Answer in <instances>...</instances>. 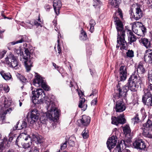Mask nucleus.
Segmentation results:
<instances>
[{
	"label": "nucleus",
	"mask_w": 152,
	"mask_h": 152,
	"mask_svg": "<svg viewBox=\"0 0 152 152\" xmlns=\"http://www.w3.org/2000/svg\"><path fill=\"white\" fill-rule=\"evenodd\" d=\"M127 73L126 67L124 66H121L119 69L120 81H124L126 80V78Z\"/></svg>",
	"instance_id": "nucleus-14"
},
{
	"label": "nucleus",
	"mask_w": 152,
	"mask_h": 152,
	"mask_svg": "<svg viewBox=\"0 0 152 152\" xmlns=\"http://www.w3.org/2000/svg\"><path fill=\"white\" fill-rule=\"evenodd\" d=\"M87 37L86 33L83 31H81L80 36V39L81 40H86Z\"/></svg>",
	"instance_id": "nucleus-38"
},
{
	"label": "nucleus",
	"mask_w": 152,
	"mask_h": 152,
	"mask_svg": "<svg viewBox=\"0 0 152 152\" xmlns=\"http://www.w3.org/2000/svg\"><path fill=\"white\" fill-rule=\"evenodd\" d=\"M7 51L6 50H3L0 51V58H2L6 54Z\"/></svg>",
	"instance_id": "nucleus-45"
},
{
	"label": "nucleus",
	"mask_w": 152,
	"mask_h": 152,
	"mask_svg": "<svg viewBox=\"0 0 152 152\" xmlns=\"http://www.w3.org/2000/svg\"><path fill=\"white\" fill-rule=\"evenodd\" d=\"M140 29H141L142 33L145 34V33L146 31V29L143 25L141 26Z\"/></svg>",
	"instance_id": "nucleus-47"
},
{
	"label": "nucleus",
	"mask_w": 152,
	"mask_h": 152,
	"mask_svg": "<svg viewBox=\"0 0 152 152\" xmlns=\"http://www.w3.org/2000/svg\"><path fill=\"white\" fill-rule=\"evenodd\" d=\"M17 56H16L15 58L12 61H11L10 64L8 65L10 67L15 68V69L18 68V62Z\"/></svg>",
	"instance_id": "nucleus-25"
},
{
	"label": "nucleus",
	"mask_w": 152,
	"mask_h": 152,
	"mask_svg": "<svg viewBox=\"0 0 152 152\" xmlns=\"http://www.w3.org/2000/svg\"><path fill=\"white\" fill-rule=\"evenodd\" d=\"M38 22L37 21V20H34V25L35 26H40L41 27H42L41 23L42 22L40 21V17L39 16L38 17ZM30 23L31 25H32L33 24V23H31V22Z\"/></svg>",
	"instance_id": "nucleus-35"
},
{
	"label": "nucleus",
	"mask_w": 152,
	"mask_h": 152,
	"mask_svg": "<svg viewBox=\"0 0 152 152\" xmlns=\"http://www.w3.org/2000/svg\"><path fill=\"white\" fill-rule=\"evenodd\" d=\"M134 146L140 150H145L146 147L145 142L141 139L136 140L134 142Z\"/></svg>",
	"instance_id": "nucleus-12"
},
{
	"label": "nucleus",
	"mask_w": 152,
	"mask_h": 152,
	"mask_svg": "<svg viewBox=\"0 0 152 152\" xmlns=\"http://www.w3.org/2000/svg\"><path fill=\"white\" fill-rule=\"evenodd\" d=\"M148 87L150 88V89L152 91V84L149 83H148Z\"/></svg>",
	"instance_id": "nucleus-56"
},
{
	"label": "nucleus",
	"mask_w": 152,
	"mask_h": 152,
	"mask_svg": "<svg viewBox=\"0 0 152 152\" xmlns=\"http://www.w3.org/2000/svg\"><path fill=\"white\" fill-rule=\"evenodd\" d=\"M3 11H1V14L2 16L4 17V18H8V17H5L3 14Z\"/></svg>",
	"instance_id": "nucleus-59"
},
{
	"label": "nucleus",
	"mask_w": 152,
	"mask_h": 152,
	"mask_svg": "<svg viewBox=\"0 0 152 152\" xmlns=\"http://www.w3.org/2000/svg\"><path fill=\"white\" fill-rule=\"evenodd\" d=\"M17 76L18 77V78L22 82H26V79L23 76L19 74H18Z\"/></svg>",
	"instance_id": "nucleus-41"
},
{
	"label": "nucleus",
	"mask_w": 152,
	"mask_h": 152,
	"mask_svg": "<svg viewBox=\"0 0 152 152\" xmlns=\"http://www.w3.org/2000/svg\"><path fill=\"white\" fill-rule=\"evenodd\" d=\"M144 60L146 63L152 64V50L148 49L146 51Z\"/></svg>",
	"instance_id": "nucleus-13"
},
{
	"label": "nucleus",
	"mask_w": 152,
	"mask_h": 152,
	"mask_svg": "<svg viewBox=\"0 0 152 152\" xmlns=\"http://www.w3.org/2000/svg\"><path fill=\"white\" fill-rule=\"evenodd\" d=\"M109 3H110L112 6L116 8L118 7L119 4V0H108Z\"/></svg>",
	"instance_id": "nucleus-31"
},
{
	"label": "nucleus",
	"mask_w": 152,
	"mask_h": 152,
	"mask_svg": "<svg viewBox=\"0 0 152 152\" xmlns=\"http://www.w3.org/2000/svg\"><path fill=\"white\" fill-rule=\"evenodd\" d=\"M129 14H130V18H131L132 20V18H133V16L132 15V13L133 12L132 8V7H131L130 8V9L129 11Z\"/></svg>",
	"instance_id": "nucleus-51"
},
{
	"label": "nucleus",
	"mask_w": 152,
	"mask_h": 152,
	"mask_svg": "<svg viewBox=\"0 0 152 152\" xmlns=\"http://www.w3.org/2000/svg\"><path fill=\"white\" fill-rule=\"evenodd\" d=\"M72 81H70V84H69V86L70 87H72L73 86V85L72 84Z\"/></svg>",
	"instance_id": "nucleus-62"
},
{
	"label": "nucleus",
	"mask_w": 152,
	"mask_h": 152,
	"mask_svg": "<svg viewBox=\"0 0 152 152\" xmlns=\"http://www.w3.org/2000/svg\"><path fill=\"white\" fill-rule=\"evenodd\" d=\"M68 145L70 146H73L75 145V142L74 141L69 140L68 141Z\"/></svg>",
	"instance_id": "nucleus-49"
},
{
	"label": "nucleus",
	"mask_w": 152,
	"mask_h": 152,
	"mask_svg": "<svg viewBox=\"0 0 152 152\" xmlns=\"http://www.w3.org/2000/svg\"><path fill=\"white\" fill-rule=\"evenodd\" d=\"M147 3L148 4L151 5L152 4V0H148Z\"/></svg>",
	"instance_id": "nucleus-58"
},
{
	"label": "nucleus",
	"mask_w": 152,
	"mask_h": 152,
	"mask_svg": "<svg viewBox=\"0 0 152 152\" xmlns=\"http://www.w3.org/2000/svg\"><path fill=\"white\" fill-rule=\"evenodd\" d=\"M140 23L139 22H134V32L137 34L138 39L140 38L141 37L145 36V34L142 33L140 28Z\"/></svg>",
	"instance_id": "nucleus-10"
},
{
	"label": "nucleus",
	"mask_w": 152,
	"mask_h": 152,
	"mask_svg": "<svg viewBox=\"0 0 152 152\" xmlns=\"http://www.w3.org/2000/svg\"><path fill=\"white\" fill-rule=\"evenodd\" d=\"M14 52L16 55L18 56L20 55V60L22 61L21 57H22L24 60L23 61L24 64L26 69L28 71L31 70V68L32 66L33 62L34 61V58L32 56V55L31 54L28 49L25 48V54H23L21 50L20 49H15L14 50Z\"/></svg>",
	"instance_id": "nucleus-3"
},
{
	"label": "nucleus",
	"mask_w": 152,
	"mask_h": 152,
	"mask_svg": "<svg viewBox=\"0 0 152 152\" xmlns=\"http://www.w3.org/2000/svg\"><path fill=\"white\" fill-rule=\"evenodd\" d=\"M118 87V86L117 87L118 93L113 96V101L114 102H116L114 109L117 112H121L124 111L126 108V106L123 102V99L126 95L127 91L124 88L121 89Z\"/></svg>",
	"instance_id": "nucleus-2"
},
{
	"label": "nucleus",
	"mask_w": 152,
	"mask_h": 152,
	"mask_svg": "<svg viewBox=\"0 0 152 152\" xmlns=\"http://www.w3.org/2000/svg\"><path fill=\"white\" fill-rule=\"evenodd\" d=\"M141 83L140 77L137 75L134 76V85L135 88H138Z\"/></svg>",
	"instance_id": "nucleus-23"
},
{
	"label": "nucleus",
	"mask_w": 152,
	"mask_h": 152,
	"mask_svg": "<svg viewBox=\"0 0 152 152\" xmlns=\"http://www.w3.org/2000/svg\"><path fill=\"white\" fill-rule=\"evenodd\" d=\"M53 65L56 69H58L59 68V66H57L55 63H53Z\"/></svg>",
	"instance_id": "nucleus-55"
},
{
	"label": "nucleus",
	"mask_w": 152,
	"mask_h": 152,
	"mask_svg": "<svg viewBox=\"0 0 152 152\" xmlns=\"http://www.w3.org/2000/svg\"><path fill=\"white\" fill-rule=\"evenodd\" d=\"M1 98L2 99L4 100V107L8 108L10 106L12 103V101L11 100L9 99V98L4 97H2Z\"/></svg>",
	"instance_id": "nucleus-26"
},
{
	"label": "nucleus",
	"mask_w": 152,
	"mask_h": 152,
	"mask_svg": "<svg viewBox=\"0 0 152 152\" xmlns=\"http://www.w3.org/2000/svg\"><path fill=\"white\" fill-rule=\"evenodd\" d=\"M33 152H39V150L36 147H34Z\"/></svg>",
	"instance_id": "nucleus-57"
},
{
	"label": "nucleus",
	"mask_w": 152,
	"mask_h": 152,
	"mask_svg": "<svg viewBox=\"0 0 152 152\" xmlns=\"http://www.w3.org/2000/svg\"><path fill=\"white\" fill-rule=\"evenodd\" d=\"M97 98H96L93 100L91 102V104L92 105H95L97 102Z\"/></svg>",
	"instance_id": "nucleus-52"
},
{
	"label": "nucleus",
	"mask_w": 152,
	"mask_h": 152,
	"mask_svg": "<svg viewBox=\"0 0 152 152\" xmlns=\"http://www.w3.org/2000/svg\"><path fill=\"white\" fill-rule=\"evenodd\" d=\"M25 41L26 40L24 39V37H23L20 40H18L16 42H12L11 43L12 45H14L16 44L22 43Z\"/></svg>",
	"instance_id": "nucleus-39"
},
{
	"label": "nucleus",
	"mask_w": 152,
	"mask_h": 152,
	"mask_svg": "<svg viewBox=\"0 0 152 152\" xmlns=\"http://www.w3.org/2000/svg\"><path fill=\"white\" fill-rule=\"evenodd\" d=\"M96 24L95 21L93 20H91L90 22V31L91 32H92L94 31V26Z\"/></svg>",
	"instance_id": "nucleus-36"
},
{
	"label": "nucleus",
	"mask_w": 152,
	"mask_h": 152,
	"mask_svg": "<svg viewBox=\"0 0 152 152\" xmlns=\"http://www.w3.org/2000/svg\"><path fill=\"white\" fill-rule=\"evenodd\" d=\"M126 30H127V34L128 36V39L129 41L128 43H129L130 44H131L133 42V40L132 39L133 37V33L130 30L127 29Z\"/></svg>",
	"instance_id": "nucleus-27"
},
{
	"label": "nucleus",
	"mask_w": 152,
	"mask_h": 152,
	"mask_svg": "<svg viewBox=\"0 0 152 152\" xmlns=\"http://www.w3.org/2000/svg\"><path fill=\"white\" fill-rule=\"evenodd\" d=\"M142 102L143 103L149 106H152V95L149 91L145 92L142 97Z\"/></svg>",
	"instance_id": "nucleus-8"
},
{
	"label": "nucleus",
	"mask_w": 152,
	"mask_h": 152,
	"mask_svg": "<svg viewBox=\"0 0 152 152\" xmlns=\"http://www.w3.org/2000/svg\"><path fill=\"white\" fill-rule=\"evenodd\" d=\"M19 121L18 122L16 125L15 126L13 127V129L14 130H20L23 128H25L27 126L26 122L24 120L22 121L21 124L18 126V125H19Z\"/></svg>",
	"instance_id": "nucleus-22"
},
{
	"label": "nucleus",
	"mask_w": 152,
	"mask_h": 152,
	"mask_svg": "<svg viewBox=\"0 0 152 152\" xmlns=\"http://www.w3.org/2000/svg\"><path fill=\"white\" fill-rule=\"evenodd\" d=\"M123 129L124 134L126 135L129 134L131 133V130L129 126L126 125L125 126L123 127Z\"/></svg>",
	"instance_id": "nucleus-32"
},
{
	"label": "nucleus",
	"mask_w": 152,
	"mask_h": 152,
	"mask_svg": "<svg viewBox=\"0 0 152 152\" xmlns=\"http://www.w3.org/2000/svg\"><path fill=\"white\" fill-rule=\"evenodd\" d=\"M32 89V101L34 104L45 103L47 105L48 112L46 116L50 120L55 121L59 117V111L55 107L54 103L48 97L45 96L42 89Z\"/></svg>",
	"instance_id": "nucleus-1"
},
{
	"label": "nucleus",
	"mask_w": 152,
	"mask_h": 152,
	"mask_svg": "<svg viewBox=\"0 0 152 152\" xmlns=\"http://www.w3.org/2000/svg\"><path fill=\"white\" fill-rule=\"evenodd\" d=\"M127 85L129 89L128 91L130 90L131 91H132L133 90V79L132 75L129 78Z\"/></svg>",
	"instance_id": "nucleus-28"
},
{
	"label": "nucleus",
	"mask_w": 152,
	"mask_h": 152,
	"mask_svg": "<svg viewBox=\"0 0 152 152\" xmlns=\"http://www.w3.org/2000/svg\"><path fill=\"white\" fill-rule=\"evenodd\" d=\"M141 120L140 119L139 115L137 114H135V115L134 118V124H138L141 122Z\"/></svg>",
	"instance_id": "nucleus-34"
},
{
	"label": "nucleus",
	"mask_w": 152,
	"mask_h": 152,
	"mask_svg": "<svg viewBox=\"0 0 152 152\" xmlns=\"http://www.w3.org/2000/svg\"><path fill=\"white\" fill-rule=\"evenodd\" d=\"M78 94L80 98L78 107L80 108H81L82 107V104L85 101V100L84 98L83 97L84 94L83 92H81V94H80L79 92H78Z\"/></svg>",
	"instance_id": "nucleus-29"
},
{
	"label": "nucleus",
	"mask_w": 152,
	"mask_h": 152,
	"mask_svg": "<svg viewBox=\"0 0 152 152\" xmlns=\"http://www.w3.org/2000/svg\"><path fill=\"white\" fill-rule=\"evenodd\" d=\"M94 3L93 6L95 7L97 6H98L99 5L101 4L102 3L101 1L99 0H94Z\"/></svg>",
	"instance_id": "nucleus-42"
},
{
	"label": "nucleus",
	"mask_w": 152,
	"mask_h": 152,
	"mask_svg": "<svg viewBox=\"0 0 152 152\" xmlns=\"http://www.w3.org/2000/svg\"><path fill=\"white\" fill-rule=\"evenodd\" d=\"M139 42L147 48H150L151 47L150 41L147 38H142Z\"/></svg>",
	"instance_id": "nucleus-19"
},
{
	"label": "nucleus",
	"mask_w": 152,
	"mask_h": 152,
	"mask_svg": "<svg viewBox=\"0 0 152 152\" xmlns=\"http://www.w3.org/2000/svg\"><path fill=\"white\" fill-rule=\"evenodd\" d=\"M118 13L120 15L121 18L122 19L123 18V16L121 10L120 9H118Z\"/></svg>",
	"instance_id": "nucleus-53"
},
{
	"label": "nucleus",
	"mask_w": 152,
	"mask_h": 152,
	"mask_svg": "<svg viewBox=\"0 0 152 152\" xmlns=\"http://www.w3.org/2000/svg\"><path fill=\"white\" fill-rule=\"evenodd\" d=\"M117 141V137L116 136H113L107 140V145L108 149L110 150L116 145Z\"/></svg>",
	"instance_id": "nucleus-11"
},
{
	"label": "nucleus",
	"mask_w": 152,
	"mask_h": 152,
	"mask_svg": "<svg viewBox=\"0 0 152 152\" xmlns=\"http://www.w3.org/2000/svg\"><path fill=\"white\" fill-rule=\"evenodd\" d=\"M142 12L140 6H138L136 8L135 15H134V18L136 20H139L141 18L142 16Z\"/></svg>",
	"instance_id": "nucleus-21"
},
{
	"label": "nucleus",
	"mask_w": 152,
	"mask_h": 152,
	"mask_svg": "<svg viewBox=\"0 0 152 152\" xmlns=\"http://www.w3.org/2000/svg\"><path fill=\"white\" fill-rule=\"evenodd\" d=\"M127 56L129 57H133V51L132 50H128L126 53Z\"/></svg>",
	"instance_id": "nucleus-44"
},
{
	"label": "nucleus",
	"mask_w": 152,
	"mask_h": 152,
	"mask_svg": "<svg viewBox=\"0 0 152 152\" xmlns=\"http://www.w3.org/2000/svg\"><path fill=\"white\" fill-rule=\"evenodd\" d=\"M115 22H116V28L118 31L116 48H119L120 47L121 50L126 49L127 43L125 40V31L123 30V25L122 22L119 20H115Z\"/></svg>",
	"instance_id": "nucleus-4"
},
{
	"label": "nucleus",
	"mask_w": 152,
	"mask_h": 152,
	"mask_svg": "<svg viewBox=\"0 0 152 152\" xmlns=\"http://www.w3.org/2000/svg\"><path fill=\"white\" fill-rule=\"evenodd\" d=\"M7 137H4L3 139V141L0 144V152H2V151L5 149V147L4 144L6 143L7 141Z\"/></svg>",
	"instance_id": "nucleus-33"
},
{
	"label": "nucleus",
	"mask_w": 152,
	"mask_h": 152,
	"mask_svg": "<svg viewBox=\"0 0 152 152\" xmlns=\"http://www.w3.org/2000/svg\"><path fill=\"white\" fill-rule=\"evenodd\" d=\"M67 141H65L64 143L63 144H62L61 145V150H64L66 148L67 146Z\"/></svg>",
	"instance_id": "nucleus-48"
},
{
	"label": "nucleus",
	"mask_w": 152,
	"mask_h": 152,
	"mask_svg": "<svg viewBox=\"0 0 152 152\" xmlns=\"http://www.w3.org/2000/svg\"><path fill=\"white\" fill-rule=\"evenodd\" d=\"M15 57L16 56H15L13 54L10 53L5 58V61L7 64L9 65L10 64L11 61H12Z\"/></svg>",
	"instance_id": "nucleus-24"
},
{
	"label": "nucleus",
	"mask_w": 152,
	"mask_h": 152,
	"mask_svg": "<svg viewBox=\"0 0 152 152\" xmlns=\"http://www.w3.org/2000/svg\"><path fill=\"white\" fill-rule=\"evenodd\" d=\"M53 7L55 12L57 15L59 14V11L61 6V2L60 0H54Z\"/></svg>",
	"instance_id": "nucleus-15"
},
{
	"label": "nucleus",
	"mask_w": 152,
	"mask_h": 152,
	"mask_svg": "<svg viewBox=\"0 0 152 152\" xmlns=\"http://www.w3.org/2000/svg\"><path fill=\"white\" fill-rule=\"evenodd\" d=\"M148 79L150 82H152V73L148 72Z\"/></svg>",
	"instance_id": "nucleus-50"
},
{
	"label": "nucleus",
	"mask_w": 152,
	"mask_h": 152,
	"mask_svg": "<svg viewBox=\"0 0 152 152\" xmlns=\"http://www.w3.org/2000/svg\"><path fill=\"white\" fill-rule=\"evenodd\" d=\"M152 125V115L149 117L146 122L143 125V135L144 136L149 138H152V134H150L149 132V128Z\"/></svg>",
	"instance_id": "nucleus-5"
},
{
	"label": "nucleus",
	"mask_w": 152,
	"mask_h": 152,
	"mask_svg": "<svg viewBox=\"0 0 152 152\" xmlns=\"http://www.w3.org/2000/svg\"><path fill=\"white\" fill-rule=\"evenodd\" d=\"M11 108H9L4 111L0 112V124H2L4 122L6 114L10 113V111H11Z\"/></svg>",
	"instance_id": "nucleus-20"
},
{
	"label": "nucleus",
	"mask_w": 152,
	"mask_h": 152,
	"mask_svg": "<svg viewBox=\"0 0 152 152\" xmlns=\"http://www.w3.org/2000/svg\"><path fill=\"white\" fill-rule=\"evenodd\" d=\"M137 37H138V36H134V42L136 41L137 39Z\"/></svg>",
	"instance_id": "nucleus-61"
},
{
	"label": "nucleus",
	"mask_w": 152,
	"mask_h": 152,
	"mask_svg": "<svg viewBox=\"0 0 152 152\" xmlns=\"http://www.w3.org/2000/svg\"><path fill=\"white\" fill-rule=\"evenodd\" d=\"M88 131L86 130V129L83 131L82 132V135L84 139H86L88 137Z\"/></svg>",
	"instance_id": "nucleus-40"
},
{
	"label": "nucleus",
	"mask_w": 152,
	"mask_h": 152,
	"mask_svg": "<svg viewBox=\"0 0 152 152\" xmlns=\"http://www.w3.org/2000/svg\"><path fill=\"white\" fill-rule=\"evenodd\" d=\"M0 73L3 78L5 80H9L11 78L12 76L10 73H5L4 71H2Z\"/></svg>",
	"instance_id": "nucleus-30"
},
{
	"label": "nucleus",
	"mask_w": 152,
	"mask_h": 152,
	"mask_svg": "<svg viewBox=\"0 0 152 152\" xmlns=\"http://www.w3.org/2000/svg\"><path fill=\"white\" fill-rule=\"evenodd\" d=\"M25 134L23 133H21L19 135H18L17 134H15L13 135L11 134L10 135V137L9 138V141H7V146H9L10 142V143L12 140H14V141L15 140V142L16 143L19 140V138H20V136L24 137Z\"/></svg>",
	"instance_id": "nucleus-16"
},
{
	"label": "nucleus",
	"mask_w": 152,
	"mask_h": 152,
	"mask_svg": "<svg viewBox=\"0 0 152 152\" xmlns=\"http://www.w3.org/2000/svg\"><path fill=\"white\" fill-rule=\"evenodd\" d=\"M24 134V133H23ZM24 134H25V135L24 137L23 136H20V138H21L22 137L23 139H24L25 140H28V138H31V134H30V137H29L28 135H27L25 133Z\"/></svg>",
	"instance_id": "nucleus-46"
},
{
	"label": "nucleus",
	"mask_w": 152,
	"mask_h": 152,
	"mask_svg": "<svg viewBox=\"0 0 152 152\" xmlns=\"http://www.w3.org/2000/svg\"><path fill=\"white\" fill-rule=\"evenodd\" d=\"M39 113L38 111L36 109H34L30 111L28 121L31 124H33L37 122L38 118Z\"/></svg>",
	"instance_id": "nucleus-7"
},
{
	"label": "nucleus",
	"mask_w": 152,
	"mask_h": 152,
	"mask_svg": "<svg viewBox=\"0 0 152 152\" xmlns=\"http://www.w3.org/2000/svg\"><path fill=\"white\" fill-rule=\"evenodd\" d=\"M111 119L112 123L116 125H118L119 124H123L126 122L124 115L123 114L120 115L117 117H112Z\"/></svg>",
	"instance_id": "nucleus-9"
},
{
	"label": "nucleus",
	"mask_w": 152,
	"mask_h": 152,
	"mask_svg": "<svg viewBox=\"0 0 152 152\" xmlns=\"http://www.w3.org/2000/svg\"><path fill=\"white\" fill-rule=\"evenodd\" d=\"M21 24L23 26L25 27H27L26 25L24 22H22L21 23Z\"/></svg>",
	"instance_id": "nucleus-60"
},
{
	"label": "nucleus",
	"mask_w": 152,
	"mask_h": 152,
	"mask_svg": "<svg viewBox=\"0 0 152 152\" xmlns=\"http://www.w3.org/2000/svg\"><path fill=\"white\" fill-rule=\"evenodd\" d=\"M4 90L5 91L7 92H8L9 91V87H8V88H7V89H5V88L4 89Z\"/></svg>",
	"instance_id": "nucleus-63"
},
{
	"label": "nucleus",
	"mask_w": 152,
	"mask_h": 152,
	"mask_svg": "<svg viewBox=\"0 0 152 152\" xmlns=\"http://www.w3.org/2000/svg\"><path fill=\"white\" fill-rule=\"evenodd\" d=\"M33 84L37 87L41 86L45 90L47 91L50 89L49 87L46 83L45 81L39 76H37L33 81Z\"/></svg>",
	"instance_id": "nucleus-6"
},
{
	"label": "nucleus",
	"mask_w": 152,
	"mask_h": 152,
	"mask_svg": "<svg viewBox=\"0 0 152 152\" xmlns=\"http://www.w3.org/2000/svg\"><path fill=\"white\" fill-rule=\"evenodd\" d=\"M90 118L86 115H84L82 116L81 119L79 120L78 122H80L81 124L85 126L88 125L90 121Z\"/></svg>",
	"instance_id": "nucleus-17"
},
{
	"label": "nucleus",
	"mask_w": 152,
	"mask_h": 152,
	"mask_svg": "<svg viewBox=\"0 0 152 152\" xmlns=\"http://www.w3.org/2000/svg\"><path fill=\"white\" fill-rule=\"evenodd\" d=\"M31 137V140L34 141L37 144L41 143L43 142L42 138L41 136L32 133Z\"/></svg>",
	"instance_id": "nucleus-18"
},
{
	"label": "nucleus",
	"mask_w": 152,
	"mask_h": 152,
	"mask_svg": "<svg viewBox=\"0 0 152 152\" xmlns=\"http://www.w3.org/2000/svg\"><path fill=\"white\" fill-rule=\"evenodd\" d=\"M96 94V92L94 93V92H93L92 94L90 95V96H91L92 95H95Z\"/></svg>",
	"instance_id": "nucleus-64"
},
{
	"label": "nucleus",
	"mask_w": 152,
	"mask_h": 152,
	"mask_svg": "<svg viewBox=\"0 0 152 152\" xmlns=\"http://www.w3.org/2000/svg\"><path fill=\"white\" fill-rule=\"evenodd\" d=\"M137 72L143 73L145 72V69L143 67V66L142 65H139L138 66V68L137 69Z\"/></svg>",
	"instance_id": "nucleus-37"
},
{
	"label": "nucleus",
	"mask_w": 152,
	"mask_h": 152,
	"mask_svg": "<svg viewBox=\"0 0 152 152\" xmlns=\"http://www.w3.org/2000/svg\"><path fill=\"white\" fill-rule=\"evenodd\" d=\"M57 42L58 43V45H57V50L58 51V53H59V54H60L61 52V47L60 46L59 42V39H58L57 40Z\"/></svg>",
	"instance_id": "nucleus-43"
},
{
	"label": "nucleus",
	"mask_w": 152,
	"mask_h": 152,
	"mask_svg": "<svg viewBox=\"0 0 152 152\" xmlns=\"http://www.w3.org/2000/svg\"><path fill=\"white\" fill-rule=\"evenodd\" d=\"M45 8L47 10H49L51 8V7L48 5H46L45 7Z\"/></svg>",
	"instance_id": "nucleus-54"
}]
</instances>
